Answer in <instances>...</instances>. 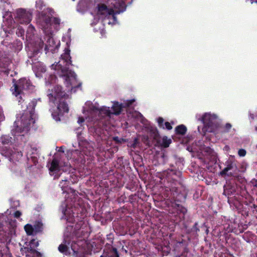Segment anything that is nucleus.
I'll return each mask as SVG.
<instances>
[{"mask_svg":"<svg viewBox=\"0 0 257 257\" xmlns=\"http://www.w3.org/2000/svg\"><path fill=\"white\" fill-rule=\"evenodd\" d=\"M36 104L37 102L35 101H32L30 102L28 108H29L30 110L26 111L22 115L20 119L15 122V135H18L23 132H28L31 125L35 123L34 113Z\"/></svg>","mask_w":257,"mask_h":257,"instance_id":"nucleus-1","label":"nucleus"},{"mask_svg":"<svg viewBox=\"0 0 257 257\" xmlns=\"http://www.w3.org/2000/svg\"><path fill=\"white\" fill-rule=\"evenodd\" d=\"M13 85L10 90L12 94L17 98L19 103H21L24 101L23 98L24 95L23 91L27 90L31 92L35 87L31 81L26 78H22L18 80L13 79Z\"/></svg>","mask_w":257,"mask_h":257,"instance_id":"nucleus-2","label":"nucleus"},{"mask_svg":"<svg viewBox=\"0 0 257 257\" xmlns=\"http://www.w3.org/2000/svg\"><path fill=\"white\" fill-rule=\"evenodd\" d=\"M16 21L21 24L27 25L29 24L32 17V14L29 11H27L24 9H18L16 11Z\"/></svg>","mask_w":257,"mask_h":257,"instance_id":"nucleus-3","label":"nucleus"},{"mask_svg":"<svg viewBox=\"0 0 257 257\" xmlns=\"http://www.w3.org/2000/svg\"><path fill=\"white\" fill-rule=\"evenodd\" d=\"M172 207L174 211H172V213L174 214V216L176 218L175 221L177 222H180L184 220L187 209L182 205L176 202L172 204Z\"/></svg>","mask_w":257,"mask_h":257,"instance_id":"nucleus-4","label":"nucleus"},{"mask_svg":"<svg viewBox=\"0 0 257 257\" xmlns=\"http://www.w3.org/2000/svg\"><path fill=\"white\" fill-rule=\"evenodd\" d=\"M50 93H48V96L50 101L57 103V100L63 98L66 95L65 91H62V87L60 85L55 86L51 91L49 90Z\"/></svg>","mask_w":257,"mask_h":257,"instance_id":"nucleus-5","label":"nucleus"},{"mask_svg":"<svg viewBox=\"0 0 257 257\" xmlns=\"http://www.w3.org/2000/svg\"><path fill=\"white\" fill-rule=\"evenodd\" d=\"M71 169V166L68 162L64 163V165L62 166L59 164V161L57 158H54L51 162L49 171L50 172H55L62 170L63 172H70Z\"/></svg>","mask_w":257,"mask_h":257,"instance_id":"nucleus-6","label":"nucleus"},{"mask_svg":"<svg viewBox=\"0 0 257 257\" xmlns=\"http://www.w3.org/2000/svg\"><path fill=\"white\" fill-rule=\"evenodd\" d=\"M225 165L226 167L220 172V175L222 176L225 175L228 176H234V174L231 172H229V171H236L237 167L235 161L229 159L226 162Z\"/></svg>","mask_w":257,"mask_h":257,"instance_id":"nucleus-7","label":"nucleus"},{"mask_svg":"<svg viewBox=\"0 0 257 257\" xmlns=\"http://www.w3.org/2000/svg\"><path fill=\"white\" fill-rule=\"evenodd\" d=\"M165 175L166 176L167 180L168 182H171V180H172V184L176 186L177 184L179 183L177 180V178L181 177V172L179 171L170 170L164 172L162 176H164Z\"/></svg>","mask_w":257,"mask_h":257,"instance_id":"nucleus-8","label":"nucleus"},{"mask_svg":"<svg viewBox=\"0 0 257 257\" xmlns=\"http://www.w3.org/2000/svg\"><path fill=\"white\" fill-rule=\"evenodd\" d=\"M236 189V184L234 182L232 183L230 181H228L224 186L223 194L227 196L233 195L235 193Z\"/></svg>","mask_w":257,"mask_h":257,"instance_id":"nucleus-9","label":"nucleus"},{"mask_svg":"<svg viewBox=\"0 0 257 257\" xmlns=\"http://www.w3.org/2000/svg\"><path fill=\"white\" fill-rule=\"evenodd\" d=\"M42 27V29H46L50 25L51 17L46 14H42L38 21Z\"/></svg>","mask_w":257,"mask_h":257,"instance_id":"nucleus-10","label":"nucleus"},{"mask_svg":"<svg viewBox=\"0 0 257 257\" xmlns=\"http://www.w3.org/2000/svg\"><path fill=\"white\" fill-rule=\"evenodd\" d=\"M104 251L107 253L106 257H119L117 249L110 244L106 246Z\"/></svg>","mask_w":257,"mask_h":257,"instance_id":"nucleus-11","label":"nucleus"},{"mask_svg":"<svg viewBox=\"0 0 257 257\" xmlns=\"http://www.w3.org/2000/svg\"><path fill=\"white\" fill-rule=\"evenodd\" d=\"M57 109L59 110L60 113H63L65 112H68L69 108L68 105L66 102L63 100V98L57 100Z\"/></svg>","mask_w":257,"mask_h":257,"instance_id":"nucleus-12","label":"nucleus"},{"mask_svg":"<svg viewBox=\"0 0 257 257\" xmlns=\"http://www.w3.org/2000/svg\"><path fill=\"white\" fill-rule=\"evenodd\" d=\"M170 189L173 194V198L175 199V201H179L182 196L184 198L183 194L180 193L178 188L176 186H173V184L170 186Z\"/></svg>","mask_w":257,"mask_h":257,"instance_id":"nucleus-13","label":"nucleus"},{"mask_svg":"<svg viewBox=\"0 0 257 257\" xmlns=\"http://www.w3.org/2000/svg\"><path fill=\"white\" fill-rule=\"evenodd\" d=\"M123 107L122 104H119L118 102H114L112 106L113 110L112 113L115 115L119 114L121 112Z\"/></svg>","mask_w":257,"mask_h":257,"instance_id":"nucleus-14","label":"nucleus"},{"mask_svg":"<svg viewBox=\"0 0 257 257\" xmlns=\"http://www.w3.org/2000/svg\"><path fill=\"white\" fill-rule=\"evenodd\" d=\"M70 50L67 49H65V52L64 54L61 55V58L66 62V65L69 66L71 64V57L70 55Z\"/></svg>","mask_w":257,"mask_h":257,"instance_id":"nucleus-15","label":"nucleus"},{"mask_svg":"<svg viewBox=\"0 0 257 257\" xmlns=\"http://www.w3.org/2000/svg\"><path fill=\"white\" fill-rule=\"evenodd\" d=\"M110 9H108L105 4L98 5V13L100 15H108Z\"/></svg>","mask_w":257,"mask_h":257,"instance_id":"nucleus-16","label":"nucleus"},{"mask_svg":"<svg viewBox=\"0 0 257 257\" xmlns=\"http://www.w3.org/2000/svg\"><path fill=\"white\" fill-rule=\"evenodd\" d=\"M187 127L184 124H180L175 128V132L177 135H184L187 132Z\"/></svg>","mask_w":257,"mask_h":257,"instance_id":"nucleus-17","label":"nucleus"},{"mask_svg":"<svg viewBox=\"0 0 257 257\" xmlns=\"http://www.w3.org/2000/svg\"><path fill=\"white\" fill-rule=\"evenodd\" d=\"M99 111L101 114H103L108 117H110L111 114H112L109 107L102 106L99 109Z\"/></svg>","mask_w":257,"mask_h":257,"instance_id":"nucleus-18","label":"nucleus"},{"mask_svg":"<svg viewBox=\"0 0 257 257\" xmlns=\"http://www.w3.org/2000/svg\"><path fill=\"white\" fill-rule=\"evenodd\" d=\"M24 229L27 235H31L33 234L34 228L32 225L27 224L24 226Z\"/></svg>","mask_w":257,"mask_h":257,"instance_id":"nucleus-19","label":"nucleus"},{"mask_svg":"<svg viewBox=\"0 0 257 257\" xmlns=\"http://www.w3.org/2000/svg\"><path fill=\"white\" fill-rule=\"evenodd\" d=\"M69 184V180L67 179H65L64 180H62L60 182L59 186L61 187L62 190L63 191V192H65V189L68 186Z\"/></svg>","mask_w":257,"mask_h":257,"instance_id":"nucleus-20","label":"nucleus"},{"mask_svg":"<svg viewBox=\"0 0 257 257\" xmlns=\"http://www.w3.org/2000/svg\"><path fill=\"white\" fill-rule=\"evenodd\" d=\"M69 248L66 244L61 243L58 246L59 251L63 254H67Z\"/></svg>","mask_w":257,"mask_h":257,"instance_id":"nucleus-21","label":"nucleus"},{"mask_svg":"<svg viewBox=\"0 0 257 257\" xmlns=\"http://www.w3.org/2000/svg\"><path fill=\"white\" fill-rule=\"evenodd\" d=\"M99 124H98V127H97V125H95L94 126V128L95 130V133L98 135H100V134H101V133L103 130V124H101V122H99Z\"/></svg>","mask_w":257,"mask_h":257,"instance_id":"nucleus-22","label":"nucleus"},{"mask_svg":"<svg viewBox=\"0 0 257 257\" xmlns=\"http://www.w3.org/2000/svg\"><path fill=\"white\" fill-rule=\"evenodd\" d=\"M172 141L171 139H168L166 136L163 138L162 146L164 148H167L169 146Z\"/></svg>","mask_w":257,"mask_h":257,"instance_id":"nucleus-23","label":"nucleus"},{"mask_svg":"<svg viewBox=\"0 0 257 257\" xmlns=\"http://www.w3.org/2000/svg\"><path fill=\"white\" fill-rule=\"evenodd\" d=\"M211 115L209 113H205L202 117V121L204 124H209L210 122V119Z\"/></svg>","mask_w":257,"mask_h":257,"instance_id":"nucleus-24","label":"nucleus"},{"mask_svg":"<svg viewBox=\"0 0 257 257\" xmlns=\"http://www.w3.org/2000/svg\"><path fill=\"white\" fill-rule=\"evenodd\" d=\"M157 122H158V126L160 128H161L163 129L165 128L164 123V119L163 117H159L157 118Z\"/></svg>","mask_w":257,"mask_h":257,"instance_id":"nucleus-25","label":"nucleus"},{"mask_svg":"<svg viewBox=\"0 0 257 257\" xmlns=\"http://www.w3.org/2000/svg\"><path fill=\"white\" fill-rule=\"evenodd\" d=\"M11 138L7 136H3L1 137L2 143L3 144H8L11 142Z\"/></svg>","mask_w":257,"mask_h":257,"instance_id":"nucleus-26","label":"nucleus"},{"mask_svg":"<svg viewBox=\"0 0 257 257\" xmlns=\"http://www.w3.org/2000/svg\"><path fill=\"white\" fill-rule=\"evenodd\" d=\"M135 101V99H132L130 100H127L126 101H125L123 103L124 106L123 107H128L131 106L133 103Z\"/></svg>","mask_w":257,"mask_h":257,"instance_id":"nucleus-27","label":"nucleus"},{"mask_svg":"<svg viewBox=\"0 0 257 257\" xmlns=\"http://www.w3.org/2000/svg\"><path fill=\"white\" fill-rule=\"evenodd\" d=\"M108 14V17H112V19H113L114 22L116 21V17L115 16V13H114V11L113 9H110L109 12ZM118 13V12H116V14Z\"/></svg>","mask_w":257,"mask_h":257,"instance_id":"nucleus-28","label":"nucleus"},{"mask_svg":"<svg viewBox=\"0 0 257 257\" xmlns=\"http://www.w3.org/2000/svg\"><path fill=\"white\" fill-rule=\"evenodd\" d=\"M10 63L6 60H0V69L5 68L9 66Z\"/></svg>","mask_w":257,"mask_h":257,"instance_id":"nucleus-29","label":"nucleus"},{"mask_svg":"<svg viewBox=\"0 0 257 257\" xmlns=\"http://www.w3.org/2000/svg\"><path fill=\"white\" fill-rule=\"evenodd\" d=\"M35 229L36 232H41L43 229V224L41 223L38 222L35 225Z\"/></svg>","mask_w":257,"mask_h":257,"instance_id":"nucleus-30","label":"nucleus"},{"mask_svg":"<svg viewBox=\"0 0 257 257\" xmlns=\"http://www.w3.org/2000/svg\"><path fill=\"white\" fill-rule=\"evenodd\" d=\"M113 140L117 144H121L125 142V140L122 138H119L118 137H113Z\"/></svg>","mask_w":257,"mask_h":257,"instance_id":"nucleus-31","label":"nucleus"},{"mask_svg":"<svg viewBox=\"0 0 257 257\" xmlns=\"http://www.w3.org/2000/svg\"><path fill=\"white\" fill-rule=\"evenodd\" d=\"M8 67L9 66H7L5 68L0 69V72L3 73L6 75L8 76L10 72V69Z\"/></svg>","mask_w":257,"mask_h":257,"instance_id":"nucleus-32","label":"nucleus"},{"mask_svg":"<svg viewBox=\"0 0 257 257\" xmlns=\"http://www.w3.org/2000/svg\"><path fill=\"white\" fill-rule=\"evenodd\" d=\"M8 67L9 66H7L5 68L0 69V72L3 73L6 75L8 76L10 72V69Z\"/></svg>","mask_w":257,"mask_h":257,"instance_id":"nucleus-33","label":"nucleus"},{"mask_svg":"<svg viewBox=\"0 0 257 257\" xmlns=\"http://www.w3.org/2000/svg\"><path fill=\"white\" fill-rule=\"evenodd\" d=\"M199 230L200 229L198 226V223L195 222L193 227L191 228V231L197 233L199 231Z\"/></svg>","mask_w":257,"mask_h":257,"instance_id":"nucleus-34","label":"nucleus"},{"mask_svg":"<svg viewBox=\"0 0 257 257\" xmlns=\"http://www.w3.org/2000/svg\"><path fill=\"white\" fill-rule=\"evenodd\" d=\"M71 90L72 91H73L74 92H75L76 91V89L78 88H80L81 87V83L79 82L77 85H73V84L71 83Z\"/></svg>","mask_w":257,"mask_h":257,"instance_id":"nucleus-35","label":"nucleus"},{"mask_svg":"<svg viewBox=\"0 0 257 257\" xmlns=\"http://www.w3.org/2000/svg\"><path fill=\"white\" fill-rule=\"evenodd\" d=\"M246 153V151L244 149H240L238 151V154L240 157H244L245 156Z\"/></svg>","mask_w":257,"mask_h":257,"instance_id":"nucleus-36","label":"nucleus"},{"mask_svg":"<svg viewBox=\"0 0 257 257\" xmlns=\"http://www.w3.org/2000/svg\"><path fill=\"white\" fill-rule=\"evenodd\" d=\"M165 128H166L168 130H171L172 129V126L170 123L168 121H166L164 123Z\"/></svg>","mask_w":257,"mask_h":257,"instance_id":"nucleus-37","label":"nucleus"},{"mask_svg":"<svg viewBox=\"0 0 257 257\" xmlns=\"http://www.w3.org/2000/svg\"><path fill=\"white\" fill-rule=\"evenodd\" d=\"M21 215H22V212L19 210H17V211H15L14 214V216L16 218H19V217H20V216Z\"/></svg>","mask_w":257,"mask_h":257,"instance_id":"nucleus-38","label":"nucleus"},{"mask_svg":"<svg viewBox=\"0 0 257 257\" xmlns=\"http://www.w3.org/2000/svg\"><path fill=\"white\" fill-rule=\"evenodd\" d=\"M232 127V125L230 123H226L225 125V129L226 132H228Z\"/></svg>","mask_w":257,"mask_h":257,"instance_id":"nucleus-39","label":"nucleus"},{"mask_svg":"<svg viewBox=\"0 0 257 257\" xmlns=\"http://www.w3.org/2000/svg\"><path fill=\"white\" fill-rule=\"evenodd\" d=\"M70 74H71L72 79L76 81L77 79V75L74 72H70Z\"/></svg>","mask_w":257,"mask_h":257,"instance_id":"nucleus-40","label":"nucleus"},{"mask_svg":"<svg viewBox=\"0 0 257 257\" xmlns=\"http://www.w3.org/2000/svg\"><path fill=\"white\" fill-rule=\"evenodd\" d=\"M28 251L35 254L36 252H37V250L35 249L32 248V247H30L28 248Z\"/></svg>","mask_w":257,"mask_h":257,"instance_id":"nucleus-41","label":"nucleus"},{"mask_svg":"<svg viewBox=\"0 0 257 257\" xmlns=\"http://www.w3.org/2000/svg\"><path fill=\"white\" fill-rule=\"evenodd\" d=\"M159 137V135L158 134V132L157 131H156V132H154V140H158V138Z\"/></svg>","mask_w":257,"mask_h":257,"instance_id":"nucleus-42","label":"nucleus"},{"mask_svg":"<svg viewBox=\"0 0 257 257\" xmlns=\"http://www.w3.org/2000/svg\"><path fill=\"white\" fill-rule=\"evenodd\" d=\"M5 119V116H4V115L1 112H0V123L3 121Z\"/></svg>","mask_w":257,"mask_h":257,"instance_id":"nucleus-43","label":"nucleus"},{"mask_svg":"<svg viewBox=\"0 0 257 257\" xmlns=\"http://www.w3.org/2000/svg\"><path fill=\"white\" fill-rule=\"evenodd\" d=\"M35 254L36 255L37 257H42V253L38 251V250L37 252H36Z\"/></svg>","mask_w":257,"mask_h":257,"instance_id":"nucleus-44","label":"nucleus"},{"mask_svg":"<svg viewBox=\"0 0 257 257\" xmlns=\"http://www.w3.org/2000/svg\"><path fill=\"white\" fill-rule=\"evenodd\" d=\"M251 208L256 209L257 208V205L255 204H253L252 206H251Z\"/></svg>","mask_w":257,"mask_h":257,"instance_id":"nucleus-45","label":"nucleus"},{"mask_svg":"<svg viewBox=\"0 0 257 257\" xmlns=\"http://www.w3.org/2000/svg\"><path fill=\"white\" fill-rule=\"evenodd\" d=\"M84 121V120L82 117L79 118V120H78V122H83Z\"/></svg>","mask_w":257,"mask_h":257,"instance_id":"nucleus-46","label":"nucleus"},{"mask_svg":"<svg viewBox=\"0 0 257 257\" xmlns=\"http://www.w3.org/2000/svg\"><path fill=\"white\" fill-rule=\"evenodd\" d=\"M71 192L73 193V194L75 196L76 195V191L74 190H71Z\"/></svg>","mask_w":257,"mask_h":257,"instance_id":"nucleus-47","label":"nucleus"},{"mask_svg":"<svg viewBox=\"0 0 257 257\" xmlns=\"http://www.w3.org/2000/svg\"><path fill=\"white\" fill-rule=\"evenodd\" d=\"M228 202L230 204L231 203V198H229V196H228Z\"/></svg>","mask_w":257,"mask_h":257,"instance_id":"nucleus-48","label":"nucleus"},{"mask_svg":"<svg viewBox=\"0 0 257 257\" xmlns=\"http://www.w3.org/2000/svg\"><path fill=\"white\" fill-rule=\"evenodd\" d=\"M62 212H63V214H64L65 215H66V210L63 209Z\"/></svg>","mask_w":257,"mask_h":257,"instance_id":"nucleus-49","label":"nucleus"},{"mask_svg":"<svg viewBox=\"0 0 257 257\" xmlns=\"http://www.w3.org/2000/svg\"><path fill=\"white\" fill-rule=\"evenodd\" d=\"M55 23L56 24H59L58 20L55 18Z\"/></svg>","mask_w":257,"mask_h":257,"instance_id":"nucleus-50","label":"nucleus"},{"mask_svg":"<svg viewBox=\"0 0 257 257\" xmlns=\"http://www.w3.org/2000/svg\"><path fill=\"white\" fill-rule=\"evenodd\" d=\"M208 232H209V230H208V228H206V229H205V232L206 234H208Z\"/></svg>","mask_w":257,"mask_h":257,"instance_id":"nucleus-51","label":"nucleus"},{"mask_svg":"<svg viewBox=\"0 0 257 257\" xmlns=\"http://www.w3.org/2000/svg\"><path fill=\"white\" fill-rule=\"evenodd\" d=\"M39 245V242L38 241H37L36 242H35V246L37 247Z\"/></svg>","mask_w":257,"mask_h":257,"instance_id":"nucleus-52","label":"nucleus"},{"mask_svg":"<svg viewBox=\"0 0 257 257\" xmlns=\"http://www.w3.org/2000/svg\"><path fill=\"white\" fill-rule=\"evenodd\" d=\"M35 242V239H32L30 241V243L33 244Z\"/></svg>","mask_w":257,"mask_h":257,"instance_id":"nucleus-53","label":"nucleus"},{"mask_svg":"<svg viewBox=\"0 0 257 257\" xmlns=\"http://www.w3.org/2000/svg\"><path fill=\"white\" fill-rule=\"evenodd\" d=\"M76 257H84V255H80V256H77Z\"/></svg>","mask_w":257,"mask_h":257,"instance_id":"nucleus-54","label":"nucleus"},{"mask_svg":"<svg viewBox=\"0 0 257 257\" xmlns=\"http://www.w3.org/2000/svg\"><path fill=\"white\" fill-rule=\"evenodd\" d=\"M39 3H42V1L41 0H39Z\"/></svg>","mask_w":257,"mask_h":257,"instance_id":"nucleus-55","label":"nucleus"},{"mask_svg":"<svg viewBox=\"0 0 257 257\" xmlns=\"http://www.w3.org/2000/svg\"><path fill=\"white\" fill-rule=\"evenodd\" d=\"M68 79H69V76H68V77H67V79H66V80H67Z\"/></svg>","mask_w":257,"mask_h":257,"instance_id":"nucleus-56","label":"nucleus"},{"mask_svg":"<svg viewBox=\"0 0 257 257\" xmlns=\"http://www.w3.org/2000/svg\"><path fill=\"white\" fill-rule=\"evenodd\" d=\"M161 179H163V178L162 177H160Z\"/></svg>","mask_w":257,"mask_h":257,"instance_id":"nucleus-57","label":"nucleus"},{"mask_svg":"<svg viewBox=\"0 0 257 257\" xmlns=\"http://www.w3.org/2000/svg\"><path fill=\"white\" fill-rule=\"evenodd\" d=\"M55 119L57 120H58L57 117L55 118Z\"/></svg>","mask_w":257,"mask_h":257,"instance_id":"nucleus-58","label":"nucleus"},{"mask_svg":"<svg viewBox=\"0 0 257 257\" xmlns=\"http://www.w3.org/2000/svg\"><path fill=\"white\" fill-rule=\"evenodd\" d=\"M204 225H205V223H203V226H204V227H206V226Z\"/></svg>","mask_w":257,"mask_h":257,"instance_id":"nucleus-59","label":"nucleus"}]
</instances>
